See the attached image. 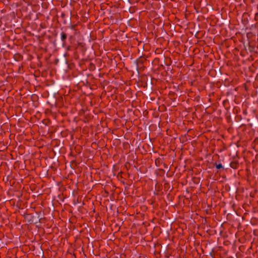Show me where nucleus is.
<instances>
[{
	"instance_id": "obj_1",
	"label": "nucleus",
	"mask_w": 258,
	"mask_h": 258,
	"mask_svg": "<svg viewBox=\"0 0 258 258\" xmlns=\"http://www.w3.org/2000/svg\"><path fill=\"white\" fill-rule=\"evenodd\" d=\"M67 38V35L64 33H62L61 35V39L64 40Z\"/></svg>"
},
{
	"instance_id": "obj_2",
	"label": "nucleus",
	"mask_w": 258,
	"mask_h": 258,
	"mask_svg": "<svg viewBox=\"0 0 258 258\" xmlns=\"http://www.w3.org/2000/svg\"><path fill=\"white\" fill-rule=\"evenodd\" d=\"M216 167L218 169H220V168H222L223 166L221 164H219L216 165Z\"/></svg>"
},
{
	"instance_id": "obj_3",
	"label": "nucleus",
	"mask_w": 258,
	"mask_h": 258,
	"mask_svg": "<svg viewBox=\"0 0 258 258\" xmlns=\"http://www.w3.org/2000/svg\"><path fill=\"white\" fill-rule=\"evenodd\" d=\"M230 165H231V167L233 168H236V164H235V163H231Z\"/></svg>"
}]
</instances>
